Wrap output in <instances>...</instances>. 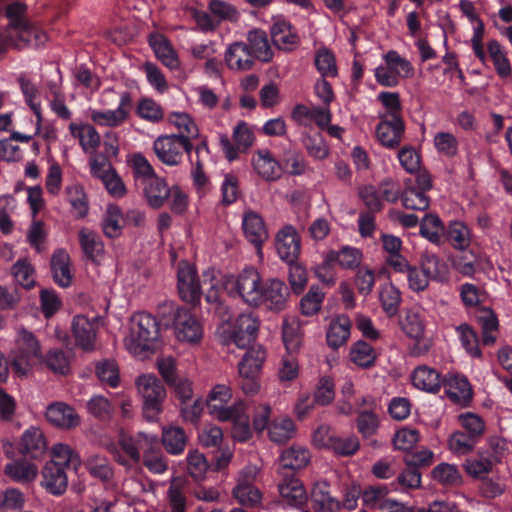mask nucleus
Returning <instances> with one entry per match:
<instances>
[{
    "label": "nucleus",
    "instance_id": "f257e3e1",
    "mask_svg": "<svg viewBox=\"0 0 512 512\" xmlns=\"http://www.w3.org/2000/svg\"><path fill=\"white\" fill-rule=\"evenodd\" d=\"M278 461V474L282 478L278 484L281 502L293 508H300L306 503L307 495L295 473L307 466L310 452L304 447L293 445L282 451Z\"/></svg>",
    "mask_w": 512,
    "mask_h": 512
},
{
    "label": "nucleus",
    "instance_id": "f03ea898",
    "mask_svg": "<svg viewBox=\"0 0 512 512\" xmlns=\"http://www.w3.org/2000/svg\"><path fill=\"white\" fill-rule=\"evenodd\" d=\"M129 350L139 356L146 357L154 353L159 345V322L146 312H139L131 318Z\"/></svg>",
    "mask_w": 512,
    "mask_h": 512
},
{
    "label": "nucleus",
    "instance_id": "7ed1b4c3",
    "mask_svg": "<svg viewBox=\"0 0 512 512\" xmlns=\"http://www.w3.org/2000/svg\"><path fill=\"white\" fill-rule=\"evenodd\" d=\"M261 276L254 267L244 268L238 275H228L224 281V289L232 297H240L250 306L261 305Z\"/></svg>",
    "mask_w": 512,
    "mask_h": 512
},
{
    "label": "nucleus",
    "instance_id": "20e7f679",
    "mask_svg": "<svg viewBox=\"0 0 512 512\" xmlns=\"http://www.w3.org/2000/svg\"><path fill=\"white\" fill-rule=\"evenodd\" d=\"M138 392L142 398L143 416L148 421H155L163 411L166 389L154 375H142L136 381Z\"/></svg>",
    "mask_w": 512,
    "mask_h": 512
},
{
    "label": "nucleus",
    "instance_id": "39448f33",
    "mask_svg": "<svg viewBox=\"0 0 512 512\" xmlns=\"http://www.w3.org/2000/svg\"><path fill=\"white\" fill-rule=\"evenodd\" d=\"M265 358L266 351L261 346H257L248 349L239 362L238 385L246 395H253L258 392L260 388L259 375Z\"/></svg>",
    "mask_w": 512,
    "mask_h": 512
},
{
    "label": "nucleus",
    "instance_id": "423d86ee",
    "mask_svg": "<svg viewBox=\"0 0 512 512\" xmlns=\"http://www.w3.org/2000/svg\"><path fill=\"white\" fill-rule=\"evenodd\" d=\"M176 338L182 342L198 343L203 336V327L191 309L177 307L172 314Z\"/></svg>",
    "mask_w": 512,
    "mask_h": 512
},
{
    "label": "nucleus",
    "instance_id": "0eeeda50",
    "mask_svg": "<svg viewBox=\"0 0 512 512\" xmlns=\"http://www.w3.org/2000/svg\"><path fill=\"white\" fill-rule=\"evenodd\" d=\"M40 359L42 355L38 340L32 333L22 332L12 361L13 369L20 375H26L31 366Z\"/></svg>",
    "mask_w": 512,
    "mask_h": 512
},
{
    "label": "nucleus",
    "instance_id": "6e6552de",
    "mask_svg": "<svg viewBox=\"0 0 512 512\" xmlns=\"http://www.w3.org/2000/svg\"><path fill=\"white\" fill-rule=\"evenodd\" d=\"M177 288L180 298L196 306L201 298V286L196 269L186 261L178 265Z\"/></svg>",
    "mask_w": 512,
    "mask_h": 512
},
{
    "label": "nucleus",
    "instance_id": "1a4fd4ad",
    "mask_svg": "<svg viewBox=\"0 0 512 512\" xmlns=\"http://www.w3.org/2000/svg\"><path fill=\"white\" fill-rule=\"evenodd\" d=\"M275 247L279 258L286 264H295L301 253V237L290 224L283 226L275 236Z\"/></svg>",
    "mask_w": 512,
    "mask_h": 512
},
{
    "label": "nucleus",
    "instance_id": "9d476101",
    "mask_svg": "<svg viewBox=\"0 0 512 512\" xmlns=\"http://www.w3.org/2000/svg\"><path fill=\"white\" fill-rule=\"evenodd\" d=\"M215 409V406H212ZM219 413L220 421H232L233 438L238 442H246L252 437V430L249 424V416L246 413V406L242 401L232 405L230 410H214Z\"/></svg>",
    "mask_w": 512,
    "mask_h": 512
},
{
    "label": "nucleus",
    "instance_id": "9b49d317",
    "mask_svg": "<svg viewBox=\"0 0 512 512\" xmlns=\"http://www.w3.org/2000/svg\"><path fill=\"white\" fill-rule=\"evenodd\" d=\"M260 294L261 305L271 311L280 312L287 307L290 289L283 281L270 279L263 283Z\"/></svg>",
    "mask_w": 512,
    "mask_h": 512
},
{
    "label": "nucleus",
    "instance_id": "f8f14e48",
    "mask_svg": "<svg viewBox=\"0 0 512 512\" xmlns=\"http://www.w3.org/2000/svg\"><path fill=\"white\" fill-rule=\"evenodd\" d=\"M242 229L247 241L260 253L268 239V231L261 215L251 210L245 212L242 217Z\"/></svg>",
    "mask_w": 512,
    "mask_h": 512
},
{
    "label": "nucleus",
    "instance_id": "ddd939ff",
    "mask_svg": "<svg viewBox=\"0 0 512 512\" xmlns=\"http://www.w3.org/2000/svg\"><path fill=\"white\" fill-rule=\"evenodd\" d=\"M50 271L53 281L61 288L71 286L74 273L70 255L65 249H56L50 259Z\"/></svg>",
    "mask_w": 512,
    "mask_h": 512
},
{
    "label": "nucleus",
    "instance_id": "4468645a",
    "mask_svg": "<svg viewBox=\"0 0 512 512\" xmlns=\"http://www.w3.org/2000/svg\"><path fill=\"white\" fill-rule=\"evenodd\" d=\"M19 452L24 458L41 460L46 454L47 444L43 432L39 428L31 427L26 430L19 443Z\"/></svg>",
    "mask_w": 512,
    "mask_h": 512
},
{
    "label": "nucleus",
    "instance_id": "2eb2a0df",
    "mask_svg": "<svg viewBox=\"0 0 512 512\" xmlns=\"http://www.w3.org/2000/svg\"><path fill=\"white\" fill-rule=\"evenodd\" d=\"M153 150L159 161L167 166L181 163L182 151L177 141V134L161 135L153 143Z\"/></svg>",
    "mask_w": 512,
    "mask_h": 512
},
{
    "label": "nucleus",
    "instance_id": "dca6fc26",
    "mask_svg": "<svg viewBox=\"0 0 512 512\" xmlns=\"http://www.w3.org/2000/svg\"><path fill=\"white\" fill-rule=\"evenodd\" d=\"M252 165L256 173L263 180L273 182L282 176V166L269 150H258L253 158Z\"/></svg>",
    "mask_w": 512,
    "mask_h": 512
},
{
    "label": "nucleus",
    "instance_id": "f3484780",
    "mask_svg": "<svg viewBox=\"0 0 512 512\" xmlns=\"http://www.w3.org/2000/svg\"><path fill=\"white\" fill-rule=\"evenodd\" d=\"M138 189L142 190L143 196L147 201V204L154 208H161L165 202L170 198L171 190L166 180L160 176L152 177L141 184Z\"/></svg>",
    "mask_w": 512,
    "mask_h": 512
},
{
    "label": "nucleus",
    "instance_id": "a211bd4d",
    "mask_svg": "<svg viewBox=\"0 0 512 512\" xmlns=\"http://www.w3.org/2000/svg\"><path fill=\"white\" fill-rule=\"evenodd\" d=\"M442 386L448 398L457 404L467 403L472 399V389L467 377L458 374H447Z\"/></svg>",
    "mask_w": 512,
    "mask_h": 512
},
{
    "label": "nucleus",
    "instance_id": "6ab92c4d",
    "mask_svg": "<svg viewBox=\"0 0 512 512\" xmlns=\"http://www.w3.org/2000/svg\"><path fill=\"white\" fill-rule=\"evenodd\" d=\"M97 324L84 315H76L72 321V333L76 345L84 351L95 348Z\"/></svg>",
    "mask_w": 512,
    "mask_h": 512
},
{
    "label": "nucleus",
    "instance_id": "aec40b11",
    "mask_svg": "<svg viewBox=\"0 0 512 512\" xmlns=\"http://www.w3.org/2000/svg\"><path fill=\"white\" fill-rule=\"evenodd\" d=\"M66 468L58 463H46L42 470V486L52 495H62L68 486Z\"/></svg>",
    "mask_w": 512,
    "mask_h": 512
},
{
    "label": "nucleus",
    "instance_id": "412c9836",
    "mask_svg": "<svg viewBox=\"0 0 512 512\" xmlns=\"http://www.w3.org/2000/svg\"><path fill=\"white\" fill-rule=\"evenodd\" d=\"M255 58L244 42H234L225 52V62L230 69L246 71L254 65Z\"/></svg>",
    "mask_w": 512,
    "mask_h": 512
},
{
    "label": "nucleus",
    "instance_id": "4be33fe9",
    "mask_svg": "<svg viewBox=\"0 0 512 512\" xmlns=\"http://www.w3.org/2000/svg\"><path fill=\"white\" fill-rule=\"evenodd\" d=\"M83 464L89 475L102 484L110 485L114 481V468L106 456L91 454L86 457Z\"/></svg>",
    "mask_w": 512,
    "mask_h": 512
},
{
    "label": "nucleus",
    "instance_id": "5701e85b",
    "mask_svg": "<svg viewBox=\"0 0 512 512\" xmlns=\"http://www.w3.org/2000/svg\"><path fill=\"white\" fill-rule=\"evenodd\" d=\"M46 418L51 424L61 428H74L80 423L75 410L62 402L50 404L46 411Z\"/></svg>",
    "mask_w": 512,
    "mask_h": 512
},
{
    "label": "nucleus",
    "instance_id": "b1692460",
    "mask_svg": "<svg viewBox=\"0 0 512 512\" xmlns=\"http://www.w3.org/2000/svg\"><path fill=\"white\" fill-rule=\"evenodd\" d=\"M362 261V252L356 247L343 246L340 250H330L325 255V264L328 266L339 265L343 269H356Z\"/></svg>",
    "mask_w": 512,
    "mask_h": 512
},
{
    "label": "nucleus",
    "instance_id": "393cba45",
    "mask_svg": "<svg viewBox=\"0 0 512 512\" xmlns=\"http://www.w3.org/2000/svg\"><path fill=\"white\" fill-rule=\"evenodd\" d=\"M311 504L316 512H338L341 508L340 501L331 496L329 484L326 482H317L313 485Z\"/></svg>",
    "mask_w": 512,
    "mask_h": 512
},
{
    "label": "nucleus",
    "instance_id": "a878e982",
    "mask_svg": "<svg viewBox=\"0 0 512 512\" xmlns=\"http://www.w3.org/2000/svg\"><path fill=\"white\" fill-rule=\"evenodd\" d=\"M351 320L348 316L342 314L335 317L329 324L326 341L332 349H338L343 346L350 337Z\"/></svg>",
    "mask_w": 512,
    "mask_h": 512
},
{
    "label": "nucleus",
    "instance_id": "bb28decb",
    "mask_svg": "<svg viewBox=\"0 0 512 512\" xmlns=\"http://www.w3.org/2000/svg\"><path fill=\"white\" fill-rule=\"evenodd\" d=\"M14 42L19 45H15V48L20 49L26 45L39 46L43 44L47 37L45 33L38 27L34 26L28 20L13 29H10Z\"/></svg>",
    "mask_w": 512,
    "mask_h": 512
},
{
    "label": "nucleus",
    "instance_id": "cd10ccee",
    "mask_svg": "<svg viewBox=\"0 0 512 512\" xmlns=\"http://www.w3.org/2000/svg\"><path fill=\"white\" fill-rule=\"evenodd\" d=\"M440 373L427 366L417 367L412 374L413 385L420 390L428 393H438L442 386Z\"/></svg>",
    "mask_w": 512,
    "mask_h": 512
},
{
    "label": "nucleus",
    "instance_id": "c85d7f7f",
    "mask_svg": "<svg viewBox=\"0 0 512 512\" xmlns=\"http://www.w3.org/2000/svg\"><path fill=\"white\" fill-rule=\"evenodd\" d=\"M377 100L384 106L386 111L379 115L380 119H388L395 121L396 129L401 128V123H404L402 116V104L400 96L397 92L382 91L378 94Z\"/></svg>",
    "mask_w": 512,
    "mask_h": 512
},
{
    "label": "nucleus",
    "instance_id": "c756f323",
    "mask_svg": "<svg viewBox=\"0 0 512 512\" xmlns=\"http://www.w3.org/2000/svg\"><path fill=\"white\" fill-rule=\"evenodd\" d=\"M161 442L167 453L180 455L186 448L188 437L183 428L171 425L163 427Z\"/></svg>",
    "mask_w": 512,
    "mask_h": 512
},
{
    "label": "nucleus",
    "instance_id": "7c9ffc66",
    "mask_svg": "<svg viewBox=\"0 0 512 512\" xmlns=\"http://www.w3.org/2000/svg\"><path fill=\"white\" fill-rule=\"evenodd\" d=\"M475 320L482 330V343L491 346L496 341L493 332L498 331L499 321L495 312L489 307H480L475 314Z\"/></svg>",
    "mask_w": 512,
    "mask_h": 512
},
{
    "label": "nucleus",
    "instance_id": "2f4dec72",
    "mask_svg": "<svg viewBox=\"0 0 512 512\" xmlns=\"http://www.w3.org/2000/svg\"><path fill=\"white\" fill-rule=\"evenodd\" d=\"M149 44L157 58L161 60L165 66L170 69H175L179 66L178 57L166 37L161 34H151L149 36Z\"/></svg>",
    "mask_w": 512,
    "mask_h": 512
},
{
    "label": "nucleus",
    "instance_id": "473e14b6",
    "mask_svg": "<svg viewBox=\"0 0 512 512\" xmlns=\"http://www.w3.org/2000/svg\"><path fill=\"white\" fill-rule=\"evenodd\" d=\"M247 45L254 56L262 62H269L273 58V51L265 31L260 29L252 30L247 36Z\"/></svg>",
    "mask_w": 512,
    "mask_h": 512
},
{
    "label": "nucleus",
    "instance_id": "72a5a7b5",
    "mask_svg": "<svg viewBox=\"0 0 512 512\" xmlns=\"http://www.w3.org/2000/svg\"><path fill=\"white\" fill-rule=\"evenodd\" d=\"M376 126V135L381 144L387 148L394 149L399 146L405 131V123H401V128L396 129L395 121L380 119Z\"/></svg>",
    "mask_w": 512,
    "mask_h": 512
},
{
    "label": "nucleus",
    "instance_id": "f704fd0d",
    "mask_svg": "<svg viewBox=\"0 0 512 512\" xmlns=\"http://www.w3.org/2000/svg\"><path fill=\"white\" fill-rule=\"evenodd\" d=\"M78 240L85 256L96 262L104 253V244L101 237L89 228H82L78 233Z\"/></svg>",
    "mask_w": 512,
    "mask_h": 512
},
{
    "label": "nucleus",
    "instance_id": "c9c22d12",
    "mask_svg": "<svg viewBox=\"0 0 512 512\" xmlns=\"http://www.w3.org/2000/svg\"><path fill=\"white\" fill-rule=\"evenodd\" d=\"M379 300L387 317L392 318L398 314L402 297L400 290L395 285L392 283L382 285L379 291Z\"/></svg>",
    "mask_w": 512,
    "mask_h": 512
},
{
    "label": "nucleus",
    "instance_id": "e433bc0d",
    "mask_svg": "<svg viewBox=\"0 0 512 512\" xmlns=\"http://www.w3.org/2000/svg\"><path fill=\"white\" fill-rule=\"evenodd\" d=\"M128 164L132 170L135 186L139 187L144 182L157 176L153 166L142 153H134L130 156Z\"/></svg>",
    "mask_w": 512,
    "mask_h": 512
},
{
    "label": "nucleus",
    "instance_id": "4c0bfd02",
    "mask_svg": "<svg viewBox=\"0 0 512 512\" xmlns=\"http://www.w3.org/2000/svg\"><path fill=\"white\" fill-rule=\"evenodd\" d=\"M420 266L431 280L442 282L448 276V265L436 254L424 253L420 258Z\"/></svg>",
    "mask_w": 512,
    "mask_h": 512
},
{
    "label": "nucleus",
    "instance_id": "58836bf2",
    "mask_svg": "<svg viewBox=\"0 0 512 512\" xmlns=\"http://www.w3.org/2000/svg\"><path fill=\"white\" fill-rule=\"evenodd\" d=\"M443 238L457 250H465L471 242L469 228L461 221L450 222L448 228H445Z\"/></svg>",
    "mask_w": 512,
    "mask_h": 512
},
{
    "label": "nucleus",
    "instance_id": "ea45409f",
    "mask_svg": "<svg viewBox=\"0 0 512 512\" xmlns=\"http://www.w3.org/2000/svg\"><path fill=\"white\" fill-rule=\"evenodd\" d=\"M282 173L286 172L292 176H300L306 172L307 161L303 153L296 149H287L280 158Z\"/></svg>",
    "mask_w": 512,
    "mask_h": 512
},
{
    "label": "nucleus",
    "instance_id": "a19ab883",
    "mask_svg": "<svg viewBox=\"0 0 512 512\" xmlns=\"http://www.w3.org/2000/svg\"><path fill=\"white\" fill-rule=\"evenodd\" d=\"M487 50L498 76L503 79L510 77L512 67L499 41L495 39L490 40L487 44Z\"/></svg>",
    "mask_w": 512,
    "mask_h": 512
},
{
    "label": "nucleus",
    "instance_id": "79ce46f5",
    "mask_svg": "<svg viewBox=\"0 0 512 512\" xmlns=\"http://www.w3.org/2000/svg\"><path fill=\"white\" fill-rule=\"evenodd\" d=\"M445 232L442 220L436 214H426L420 223V234L433 244H441Z\"/></svg>",
    "mask_w": 512,
    "mask_h": 512
},
{
    "label": "nucleus",
    "instance_id": "37998d69",
    "mask_svg": "<svg viewBox=\"0 0 512 512\" xmlns=\"http://www.w3.org/2000/svg\"><path fill=\"white\" fill-rule=\"evenodd\" d=\"M301 142L305 147L308 155L316 160H323L329 155V148L320 132L308 133L303 132Z\"/></svg>",
    "mask_w": 512,
    "mask_h": 512
},
{
    "label": "nucleus",
    "instance_id": "c03bdc74",
    "mask_svg": "<svg viewBox=\"0 0 512 512\" xmlns=\"http://www.w3.org/2000/svg\"><path fill=\"white\" fill-rule=\"evenodd\" d=\"M122 211L117 205H109L102 220V230L106 237L114 239L121 235L123 224Z\"/></svg>",
    "mask_w": 512,
    "mask_h": 512
},
{
    "label": "nucleus",
    "instance_id": "a18cd8bd",
    "mask_svg": "<svg viewBox=\"0 0 512 512\" xmlns=\"http://www.w3.org/2000/svg\"><path fill=\"white\" fill-rule=\"evenodd\" d=\"M231 389L223 384H217L211 390L208 399L206 400V406L211 415L219 419V413L215 412L212 406H215V410H230L231 406H225V404L231 399Z\"/></svg>",
    "mask_w": 512,
    "mask_h": 512
},
{
    "label": "nucleus",
    "instance_id": "49530a36",
    "mask_svg": "<svg viewBox=\"0 0 512 512\" xmlns=\"http://www.w3.org/2000/svg\"><path fill=\"white\" fill-rule=\"evenodd\" d=\"M350 358L357 366L367 369L374 366L377 354L370 344L359 340L351 347Z\"/></svg>",
    "mask_w": 512,
    "mask_h": 512
},
{
    "label": "nucleus",
    "instance_id": "de8ad7c7",
    "mask_svg": "<svg viewBox=\"0 0 512 512\" xmlns=\"http://www.w3.org/2000/svg\"><path fill=\"white\" fill-rule=\"evenodd\" d=\"M5 473L17 481H30L37 475V466L30 462V458L22 457L21 460L7 464Z\"/></svg>",
    "mask_w": 512,
    "mask_h": 512
},
{
    "label": "nucleus",
    "instance_id": "09e8293b",
    "mask_svg": "<svg viewBox=\"0 0 512 512\" xmlns=\"http://www.w3.org/2000/svg\"><path fill=\"white\" fill-rule=\"evenodd\" d=\"M432 478L443 486H458L462 483V476L457 466L449 463H440L431 471Z\"/></svg>",
    "mask_w": 512,
    "mask_h": 512
},
{
    "label": "nucleus",
    "instance_id": "8fccbe9b",
    "mask_svg": "<svg viewBox=\"0 0 512 512\" xmlns=\"http://www.w3.org/2000/svg\"><path fill=\"white\" fill-rule=\"evenodd\" d=\"M314 64L317 71L323 78H334L338 75L335 55L326 47L317 50L314 58Z\"/></svg>",
    "mask_w": 512,
    "mask_h": 512
},
{
    "label": "nucleus",
    "instance_id": "3c124183",
    "mask_svg": "<svg viewBox=\"0 0 512 512\" xmlns=\"http://www.w3.org/2000/svg\"><path fill=\"white\" fill-rule=\"evenodd\" d=\"M295 431V424L288 417L275 418L269 425L270 440L276 443H284L289 440Z\"/></svg>",
    "mask_w": 512,
    "mask_h": 512
},
{
    "label": "nucleus",
    "instance_id": "603ef678",
    "mask_svg": "<svg viewBox=\"0 0 512 512\" xmlns=\"http://www.w3.org/2000/svg\"><path fill=\"white\" fill-rule=\"evenodd\" d=\"M389 487L386 484L370 485L361 490V499L363 504L369 508H378L381 511V506L387 502Z\"/></svg>",
    "mask_w": 512,
    "mask_h": 512
},
{
    "label": "nucleus",
    "instance_id": "864d4df0",
    "mask_svg": "<svg viewBox=\"0 0 512 512\" xmlns=\"http://www.w3.org/2000/svg\"><path fill=\"white\" fill-rule=\"evenodd\" d=\"M456 331L466 352L474 358H481L482 351L479 347V338L476 331L466 323L457 326Z\"/></svg>",
    "mask_w": 512,
    "mask_h": 512
},
{
    "label": "nucleus",
    "instance_id": "5fc2aeb1",
    "mask_svg": "<svg viewBox=\"0 0 512 512\" xmlns=\"http://www.w3.org/2000/svg\"><path fill=\"white\" fill-rule=\"evenodd\" d=\"M158 446V441L155 437H151V448L144 450L143 465L154 474H163L168 464L163 453L158 449L154 451L153 446Z\"/></svg>",
    "mask_w": 512,
    "mask_h": 512
},
{
    "label": "nucleus",
    "instance_id": "6e6d98bb",
    "mask_svg": "<svg viewBox=\"0 0 512 512\" xmlns=\"http://www.w3.org/2000/svg\"><path fill=\"white\" fill-rule=\"evenodd\" d=\"M137 116L151 123H159L164 118V111L160 104L152 98H141L135 110Z\"/></svg>",
    "mask_w": 512,
    "mask_h": 512
},
{
    "label": "nucleus",
    "instance_id": "4d7b16f0",
    "mask_svg": "<svg viewBox=\"0 0 512 512\" xmlns=\"http://www.w3.org/2000/svg\"><path fill=\"white\" fill-rule=\"evenodd\" d=\"M90 119L97 126L109 128H117L127 121L124 118V113L116 109L91 110Z\"/></svg>",
    "mask_w": 512,
    "mask_h": 512
},
{
    "label": "nucleus",
    "instance_id": "13d9d810",
    "mask_svg": "<svg viewBox=\"0 0 512 512\" xmlns=\"http://www.w3.org/2000/svg\"><path fill=\"white\" fill-rule=\"evenodd\" d=\"M356 427L363 438L375 435L379 428V418L375 410L359 409L356 418Z\"/></svg>",
    "mask_w": 512,
    "mask_h": 512
},
{
    "label": "nucleus",
    "instance_id": "bf43d9fd",
    "mask_svg": "<svg viewBox=\"0 0 512 512\" xmlns=\"http://www.w3.org/2000/svg\"><path fill=\"white\" fill-rule=\"evenodd\" d=\"M19 85L24 95L26 104L31 108L37 118V126L39 127L42 122L41 103L37 101L39 91L31 80L20 77Z\"/></svg>",
    "mask_w": 512,
    "mask_h": 512
},
{
    "label": "nucleus",
    "instance_id": "052dcab7",
    "mask_svg": "<svg viewBox=\"0 0 512 512\" xmlns=\"http://www.w3.org/2000/svg\"><path fill=\"white\" fill-rule=\"evenodd\" d=\"M47 463H58L60 467L77 469L80 459L66 444L58 443L52 448V459Z\"/></svg>",
    "mask_w": 512,
    "mask_h": 512
},
{
    "label": "nucleus",
    "instance_id": "680f3d73",
    "mask_svg": "<svg viewBox=\"0 0 512 512\" xmlns=\"http://www.w3.org/2000/svg\"><path fill=\"white\" fill-rule=\"evenodd\" d=\"M494 463L493 459L481 450L475 457L467 459L463 467L469 475L481 477L492 470Z\"/></svg>",
    "mask_w": 512,
    "mask_h": 512
},
{
    "label": "nucleus",
    "instance_id": "e2e57ef3",
    "mask_svg": "<svg viewBox=\"0 0 512 512\" xmlns=\"http://www.w3.org/2000/svg\"><path fill=\"white\" fill-rule=\"evenodd\" d=\"M401 201L405 208L424 211L430 205V198L416 187H406L401 193Z\"/></svg>",
    "mask_w": 512,
    "mask_h": 512
},
{
    "label": "nucleus",
    "instance_id": "0e129e2a",
    "mask_svg": "<svg viewBox=\"0 0 512 512\" xmlns=\"http://www.w3.org/2000/svg\"><path fill=\"white\" fill-rule=\"evenodd\" d=\"M208 9L219 24L223 21L236 22L239 18L237 8L223 0H210Z\"/></svg>",
    "mask_w": 512,
    "mask_h": 512
},
{
    "label": "nucleus",
    "instance_id": "69168bd1",
    "mask_svg": "<svg viewBox=\"0 0 512 512\" xmlns=\"http://www.w3.org/2000/svg\"><path fill=\"white\" fill-rule=\"evenodd\" d=\"M11 273L16 283L25 289L35 285L34 268L27 259H19L12 266Z\"/></svg>",
    "mask_w": 512,
    "mask_h": 512
},
{
    "label": "nucleus",
    "instance_id": "338daca9",
    "mask_svg": "<svg viewBox=\"0 0 512 512\" xmlns=\"http://www.w3.org/2000/svg\"><path fill=\"white\" fill-rule=\"evenodd\" d=\"M459 422L462 427V431L476 439L478 442L485 432V422L477 414L467 412L459 416Z\"/></svg>",
    "mask_w": 512,
    "mask_h": 512
},
{
    "label": "nucleus",
    "instance_id": "774afa93",
    "mask_svg": "<svg viewBox=\"0 0 512 512\" xmlns=\"http://www.w3.org/2000/svg\"><path fill=\"white\" fill-rule=\"evenodd\" d=\"M477 443L478 441L476 439L472 438L462 430L452 433L448 440L450 450L458 455L469 454Z\"/></svg>",
    "mask_w": 512,
    "mask_h": 512
}]
</instances>
